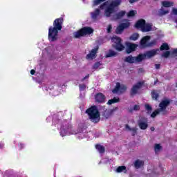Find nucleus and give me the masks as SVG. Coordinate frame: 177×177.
I'll return each mask as SVG.
<instances>
[{"label":"nucleus","mask_w":177,"mask_h":177,"mask_svg":"<svg viewBox=\"0 0 177 177\" xmlns=\"http://www.w3.org/2000/svg\"><path fill=\"white\" fill-rule=\"evenodd\" d=\"M161 149H162V148L160 144H156L154 145V150H155V153L156 154H157V153H160Z\"/></svg>","instance_id":"29"},{"label":"nucleus","mask_w":177,"mask_h":177,"mask_svg":"<svg viewBox=\"0 0 177 177\" xmlns=\"http://www.w3.org/2000/svg\"><path fill=\"white\" fill-rule=\"evenodd\" d=\"M173 55H177V48L172 51Z\"/></svg>","instance_id":"45"},{"label":"nucleus","mask_w":177,"mask_h":177,"mask_svg":"<svg viewBox=\"0 0 177 177\" xmlns=\"http://www.w3.org/2000/svg\"><path fill=\"white\" fill-rule=\"evenodd\" d=\"M157 52H158V49L151 50L147 51L144 54V56L145 57V58L147 57V59H150V58L153 57V56H156V55H157Z\"/></svg>","instance_id":"14"},{"label":"nucleus","mask_w":177,"mask_h":177,"mask_svg":"<svg viewBox=\"0 0 177 177\" xmlns=\"http://www.w3.org/2000/svg\"><path fill=\"white\" fill-rule=\"evenodd\" d=\"M95 148L99 151V153H104V147H103L100 145H97L95 146Z\"/></svg>","instance_id":"31"},{"label":"nucleus","mask_w":177,"mask_h":177,"mask_svg":"<svg viewBox=\"0 0 177 177\" xmlns=\"http://www.w3.org/2000/svg\"><path fill=\"white\" fill-rule=\"evenodd\" d=\"M113 28V26L111 25H109L106 28V32L108 34H110L111 32V30Z\"/></svg>","instance_id":"38"},{"label":"nucleus","mask_w":177,"mask_h":177,"mask_svg":"<svg viewBox=\"0 0 177 177\" xmlns=\"http://www.w3.org/2000/svg\"><path fill=\"white\" fill-rule=\"evenodd\" d=\"M151 131H154V127H151Z\"/></svg>","instance_id":"49"},{"label":"nucleus","mask_w":177,"mask_h":177,"mask_svg":"<svg viewBox=\"0 0 177 177\" xmlns=\"http://www.w3.org/2000/svg\"><path fill=\"white\" fill-rule=\"evenodd\" d=\"M97 48H95L93 50H91V51L90 52V53H88L86 55V59H88V60H92L93 59H95V56H96V53H97Z\"/></svg>","instance_id":"17"},{"label":"nucleus","mask_w":177,"mask_h":177,"mask_svg":"<svg viewBox=\"0 0 177 177\" xmlns=\"http://www.w3.org/2000/svg\"><path fill=\"white\" fill-rule=\"evenodd\" d=\"M138 48V45L133 44L132 43H126V52L127 53H131V52L135 51V49Z\"/></svg>","instance_id":"13"},{"label":"nucleus","mask_w":177,"mask_h":177,"mask_svg":"<svg viewBox=\"0 0 177 177\" xmlns=\"http://www.w3.org/2000/svg\"><path fill=\"white\" fill-rule=\"evenodd\" d=\"M100 66H102V64H100V62H96L93 66V68L94 70H97V68H99L100 67Z\"/></svg>","instance_id":"36"},{"label":"nucleus","mask_w":177,"mask_h":177,"mask_svg":"<svg viewBox=\"0 0 177 177\" xmlns=\"http://www.w3.org/2000/svg\"><path fill=\"white\" fill-rule=\"evenodd\" d=\"M171 15L177 16V8H172Z\"/></svg>","instance_id":"41"},{"label":"nucleus","mask_w":177,"mask_h":177,"mask_svg":"<svg viewBox=\"0 0 177 177\" xmlns=\"http://www.w3.org/2000/svg\"><path fill=\"white\" fill-rule=\"evenodd\" d=\"M145 84V82H138L135 84L131 88V95H136L139 92L140 88H142V86Z\"/></svg>","instance_id":"12"},{"label":"nucleus","mask_w":177,"mask_h":177,"mask_svg":"<svg viewBox=\"0 0 177 177\" xmlns=\"http://www.w3.org/2000/svg\"><path fill=\"white\" fill-rule=\"evenodd\" d=\"M57 127L60 129L61 136H67L68 135H77L78 139H84L86 136V130L85 129L75 131L74 128L70 124L68 120L59 119L57 120Z\"/></svg>","instance_id":"2"},{"label":"nucleus","mask_w":177,"mask_h":177,"mask_svg":"<svg viewBox=\"0 0 177 177\" xmlns=\"http://www.w3.org/2000/svg\"><path fill=\"white\" fill-rule=\"evenodd\" d=\"M111 41L113 43V46L116 49V50H119V52H121V50H124V46L122 44H121V39L117 36H113L111 38Z\"/></svg>","instance_id":"9"},{"label":"nucleus","mask_w":177,"mask_h":177,"mask_svg":"<svg viewBox=\"0 0 177 177\" xmlns=\"http://www.w3.org/2000/svg\"><path fill=\"white\" fill-rule=\"evenodd\" d=\"M151 96L152 98H153L155 100H157V98L158 97V93H157L156 91H153L151 92Z\"/></svg>","instance_id":"34"},{"label":"nucleus","mask_w":177,"mask_h":177,"mask_svg":"<svg viewBox=\"0 0 177 177\" xmlns=\"http://www.w3.org/2000/svg\"><path fill=\"white\" fill-rule=\"evenodd\" d=\"M86 88V86L85 84H80V91L82 92V91H85V88Z\"/></svg>","instance_id":"40"},{"label":"nucleus","mask_w":177,"mask_h":177,"mask_svg":"<svg viewBox=\"0 0 177 177\" xmlns=\"http://www.w3.org/2000/svg\"><path fill=\"white\" fill-rule=\"evenodd\" d=\"M113 160L109 159V158H106L105 159H102L101 162H104V164H111Z\"/></svg>","instance_id":"33"},{"label":"nucleus","mask_w":177,"mask_h":177,"mask_svg":"<svg viewBox=\"0 0 177 177\" xmlns=\"http://www.w3.org/2000/svg\"><path fill=\"white\" fill-rule=\"evenodd\" d=\"M130 3H134V2H138L139 0H129Z\"/></svg>","instance_id":"43"},{"label":"nucleus","mask_w":177,"mask_h":177,"mask_svg":"<svg viewBox=\"0 0 177 177\" xmlns=\"http://www.w3.org/2000/svg\"><path fill=\"white\" fill-rule=\"evenodd\" d=\"M113 115V110L111 109H106L103 113V117L105 118H110Z\"/></svg>","instance_id":"19"},{"label":"nucleus","mask_w":177,"mask_h":177,"mask_svg":"<svg viewBox=\"0 0 177 177\" xmlns=\"http://www.w3.org/2000/svg\"><path fill=\"white\" fill-rule=\"evenodd\" d=\"M105 99H106V97L102 93H98L95 96V102H97V103H103Z\"/></svg>","instance_id":"15"},{"label":"nucleus","mask_w":177,"mask_h":177,"mask_svg":"<svg viewBox=\"0 0 177 177\" xmlns=\"http://www.w3.org/2000/svg\"><path fill=\"white\" fill-rule=\"evenodd\" d=\"M145 165V162L143 160H137L134 162V167L136 169H139L141 167Z\"/></svg>","instance_id":"18"},{"label":"nucleus","mask_w":177,"mask_h":177,"mask_svg":"<svg viewBox=\"0 0 177 177\" xmlns=\"http://www.w3.org/2000/svg\"><path fill=\"white\" fill-rule=\"evenodd\" d=\"M93 32V29L90 27H84L78 31L73 32L74 38H81V37H85V35H90Z\"/></svg>","instance_id":"7"},{"label":"nucleus","mask_w":177,"mask_h":177,"mask_svg":"<svg viewBox=\"0 0 177 177\" xmlns=\"http://www.w3.org/2000/svg\"><path fill=\"white\" fill-rule=\"evenodd\" d=\"M30 74H31L32 75H34V74H35V71L34 69H32V70L30 71Z\"/></svg>","instance_id":"44"},{"label":"nucleus","mask_w":177,"mask_h":177,"mask_svg":"<svg viewBox=\"0 0 177 177\" xmlns=\"http://www.w3.org/2000/svg\"><path fill=\"white\" fill-rule=\"evenodd\" d=\"M159 13L161 16H164V15H168V13H169V10L168 9H165L164 7H161Z\"/></svg>","instance_id":"27"},{"label":"nucleus","mask_w":177,"mask_h":177,"mask_svg":"<svg viewBox=\"0 0 177 177\" xmlns=\"http://www.w3.org/2000/svg\"><path fill=\"white\" fill-rule=\"evenodd\" d=\"M86 113L88 114L89 119L92 122H99V121H100V113L96 106H91L87 109Z\"/></svg>","instance_id":"4"},{"label":"nucleus","mask_w":177,"mask_h":177,"mask_svg":"<svg viewBox=\"0 0 177 177\" xmlns=\"http://www.w3.org/2000/svg\"><path fill=\"white\" fill-rule=\"evenodd\" d=\"M136 13V10H131L128 14L127 16L128 17H133V16H134Z\"/></svg>","instance_id":"35"},{"label":"nucleus","mask_w":177,"mask_h":177,"mask_svg":"<svg viewBox=\"0 0 177 177\" xmlns=\"http://www.w3.org/2000/svg\"><path fill=\"white\" fill-rule=\"evenodd\" d=\"M155 67H156V70H158V68H160V64H156Z\"/></svg>","instance_id":"46"},{"label":"nucleus","mask_w":177,"mask_h":177,"mask_svg":"<svg viewBox=\"0 0 177 177\" xmlns=\"http://www.w3.org/2000/svg\"><path fill=\"white\" fill-rule=\"evenodd\" d=\"M131 26V23L129 22H125L121 24L120 26H118L116 28L115 32L116 34H121L125 28H128Z\"/></svg>","instance_id":"11"},{"label":"nucleus","mask_w":177,"mask_h":177,"mask_svg":"<svg viewBox=\"0 0 177 177\" xmlns=\"http://www.w3.org/2000/svg\"><path fill=\"white\" fill-rule=\"evenodd\" d=\"M139 109H140L139 105H135L133 107V110H139Z\"/></svg>","instance_id":"42"},{"label":"nucleus","mask_w":177,"mask_h":177,"mask_svg":"<svg viewBox=\"0 0 177 177\" xmlns=\"http://www.w3.org/2000/svg\"><path fill=\"white\" fill-rule=\"evenodd\" d=\"M161 5L163 6V8H171V6H174V2L164 1L161 2Z\"/></svg>","instance_id":"20"},{"label":"nucleus","mask_w":177,"mask_h":177,"mask_svg":"<svg viewBox=\"0 0 177 177\" xmlns=\"http://www.w3.org/2000/svg\"><path fill=\"white\" fill-rule=\"evenodd\" d=\"M53 122H55V116H54V119H53Z\"/></svg>","instance_id":"50"},{"label":"nucleus","mask_w":177,"mask_h":177,"mask_svg":"<svg viewBox=\"0 0 177 177\" xmlns=\"http://www.w3.org/2000/svg\"><path fill=\"white\" fill-rule=\"evenodd\" d=\"M150 36H145L142 37L140 41L141 48H150L151 46H154V45L157 44V40L156 39L149 42V41H150Z\"/></svg>","instance_id":"8"},{"label":"nucleus","mask_w":177,"mask_h":177,"mask_svg":"<svg viewBox=\"0 0 177 177\" xmlns=\"http://www.w3.org/2000/svg\"><path fill=\"white\" fill-rule=\"evenodd\" d=\"M169 55H171V53L169 51H166L162 55V57H168Z\"/></svg>","instance_id":"39"},{"label":"nucleus","mask_w":177,"mask_h":177,"mask_svg":"<svg viewBox=\"0 0 177 177\" xmlns=\"http://www.w3.org/2000/svg\"><path fill=\"white\" fill-rule=\"evenodd\" d=\"M127 91V86L116 83L115 88L113 90V93H124Z\"/></svg>","instance_id":"10"},{"label":"nucleus","mask_w":177,"mask_h":177,"mask_svg":"<svg viewBox=\"0 0 177 177\" xmlns=\"http://www.w3.org/2000/svg\"><path fill=\"white\" fill-rule=\"evenodd\" d=\"M116 172H118V174L124 172L125 174L127 172V167L125 166H120L116 169Z\"/></svg>","instance_id":"26"},{"label":"nucleus","mask_w":177,"mask_h":177,"mask_svg":"<svg viewBox=\"0 0 177 177\" xmlns=\"http://www.w3.org/2000/svg\"><path fill=\"white\" fill-rule=\"evenodd\" d=\"M160 50H169V46H168V44L164 43L160 46Z\"/></svg>","instance_id":"30"},{"label":"nucleus","mask_w":177,"mask_h":177,"mask_svg":"<svg viewBox=\"0 0 177 177\" xmlns=\"http://www.w3.org/2000/svg\"><path fill=\"white\" fill-rule=\"evenodd\" d=\"M176 27H177V26H176Z\"/></svg>","instance_id":"53"},{"label":"nucleus","mask_w":177,"mask_h":177,"mask_svg":"<svg viewBox=\"0 0 177 177\" xmlns=\"http://www.w3.org/2000/svg\"><path fill=\"white\" fill-rule=\"evenodd\" d=\"M126 129L127 131H130L133 136H135V135H136V131H138V129L136 127L131 128L128 124L126 125Z\"/></svg>","instance_id":"21"},{"label":"nucleus","mask_w":177,"mask_h":177,"mask_svg":"<svg viewBox=\"0 0 177 177\" xmlns=\"http://www.w3.org/2000/svg\"><path fill=\"white\" fill-rule=\"evenodd\" d=\"M0 147H3V145L2 146H1Z\"/></svg>","instance_id":"51"},{"label":"nucleus","mask_w":177,"mask_h":177,"mask_svg":"<svg viewBox=\"0 0 177 177\" xmlns=\"http://www.w3.org/2000/svg\"><path fill=\"white\" fill-rule=\"evenodd\" d=\"M138 38H139V34L138 33H133L131 37H130V39L131 41H136L138 39Z\"/></svg>","instance_id":"32"},{"label":"nucleus","mask_w":177,"mask_h":177,"mask_svg":"<svg viewBox=\"0 0 177 177\" xmlns=\"http://www.w3.org/2000/svg\"><path fill=\"white\" fill-rule=\"evenodd\" d=\"M20 149H23V147H24V144H20Z\"/></svg>","instance_id":"48"},{"label":"nucleus","mask_w":177,"mask_h":177,"mask_svg":"<svg viewBox=\"0 0 177 177\" xmlns=\"http://www.w3.org/2000/svg\"><path fill=\"white\" fill-rule=\"evenodd\" d=\"M86 78H89V75H87V76H86L85 77H84V78L82 79V81H85V80H86Z\"/></svg>","instance_id":"47"},{"label":"nucleus","mask_w":177,"mask_h":177,"mask_svg":"<svg viewBox=\"0 0 177 177\" xmlns=\"http://www.w3.org/2000/svg\"><path fill=\"white\" fill-rule=\"evenodd\" d=\"M63 24V18H58L54 21L53 26L48 29V40L50 42H55L59 38V31L62 30Z\"/></svg>","instance_id":"3"},{"label":"nucleus","mask_w":177,"mask_h":177,"mask_svg":"<svg viewBox=\"0 0 177 177\" xmlns=\"http://www.w3.org/2000/svg\"><path fill=\"white\" fill-rule=\"evenodd\" d=\"M120 102V97H115L111 100H109L107 102V104H114V103H118Z\"/></svg>","instance_id":"24"},{"label":"nucleus","mask_w":177,"mask_h":177,"mask_svg":"<svg viewBox=\"0 0 177 177\" xmlns=\"http://www.w3.org/2000/svg\"><path fill=\"white\" fill-rule=\"evenodd\" d=\"M121 0H112L111 1H108L104 2L100 8L91 12V19L93 20H97V18L100 17V10H104V16L106 17H110L115 12V8L121 5Z\"/></svg>","instance_id":"1"},{"label":"nucleus","mask_w":177,"mask_h":177,"mask_svg":"<svg viewBox=\"0 0 177 177\" xmlns=\"http://www.w3.org/2000/svg\"><path fill=\"white\" fill-rule=\"evenodd\" d=\"M82 1L84 2V0H82Z\"/></svg>","instance_id":"52"},{"label":"nucleus","mask_w":177,"mask_h":177,"mask_svg":"<svg viewBox=\"0 0 177 177\" xmlns=\"http://www.w3.org/2000/svg\"><path fill=\"white\" fill-rule=\"evenodd\" d=\"M138 127L143 131H145V129H147V127H149V124H147V120L146 119L145 120H140L138 121Z\"/></svg>","instance_id":"16"},{"label":"nucleus","mask_w":177,"mask_h":177,"mask_svg":"<svg viewBox=\"0 0 177 177\" xmlns=\"http://www.w3.org/2000/svg\"><path fill=\"white\" fill-rule=\"evenodd\" d=\"M114 56H117V53L113 50H110L106 54V57H113Z\"/></svg>","instance_id":"28"},{"label":"nucleus","mask_w":177,"mask_h":177,"mask_svg":"<svg viewBox=\"0 0 177 177\" xmlns=\"http://www.w3.org/2000/svg\"><path fill=\"white\" fill-rule=\"evenodd\" d=\"M144 59H146L145 57V54H140L138 56L135 57V63H140Z\"/></svg>","instance_id":"23"},{"label":"nucleus","mask_w":177,"mask_h":177,"mask_svg":"<svg viewBox=\"0 0 177 177\" xmlns=\"http://www.w3.org/2000/svg\"><path fill=\"white\" fill-rule=\"evenodd\" d=\"M124 62H127V63H136L135 62V57H132V56H128L125 58Z\"/></svg>","instance_id":"25"},{"label":"nucleus","mask_w":177,"mask_h":177,"mask_svg":"<svg viewBox=\"0 0 177 177\" xmlns=\"http://www.w3.org/2000/svg\"><path fill=\"white\" fill-rule=\"evenodd\" d=\"M125 11H120L118 13L115 14L113 17L115 20H118V19H121L123 16H125Z\"/></svg>","instance_id":"22"},{"label":"nucleus","mask_w":177,"mask_h":177,"mask_svg":"<svg viewBox=\"0 0 177 177\" xmlns=\"http://www.w3.org/2000/svg\"><path fill=\"white\" fill-rule=\"evenodd\" d=\"M151 27H153V24H146V21H145V19H140L136 24V28H140L142 32L151 31Z\"/></svg>","instance_id":"6"},{"label":"nucleus","mask_w":177,"mask_h":177,"mask_svg":"<svg viewBox=\"0 0 177 177\" xmlns=\"http://www.w3.org/2000/svg\"><path fill=\"white\" fill-rule=\"evenodd\" d=\"M145 109H146L147 113H151V106L150 105L146 104Z\"/></svg>","instance_id":"37"},{"label":"nucleus","mask_w":177,"mask_h":177,"mask_svg":"<svg viewBox=\"0 0 177 177\" xmlns=\"http://www.w3.org/2000/svg\"><path fill=\"white\" fill-rule=\"evenodd\" d=\"M170 102L169 100H162L160 104H159V109L154 112H153L151 115V117L152 118H154L156 115H158L160 113H162V114H165L167 113V106H169Z\"/></svg>","instance_id":"5"}]
</instances>
